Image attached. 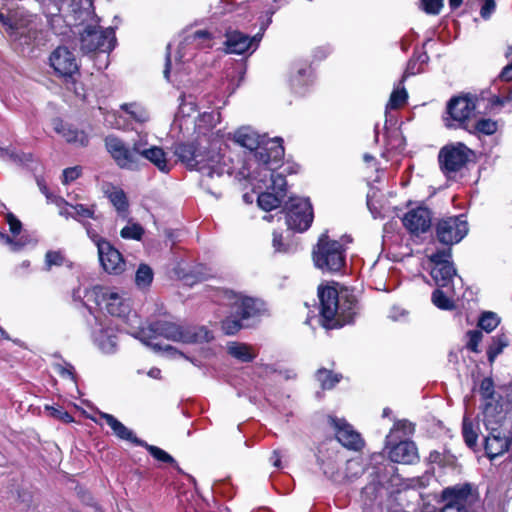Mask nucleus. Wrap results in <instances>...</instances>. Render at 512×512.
Returning <instances> with one entry per match:
<instances>
[{"label":"nucleus","instance_id":"obj_1","mask_svg":"<svg viewBox=\"0 0 512 512\" xmlns=\"http://www.w3.org/2000/svg\"><path fill=\"white\" fill-rule=\"evenodd\" d=\"M220 120L219 111L202 113L195 121V131L198 136L209 137L196 143H181L175 148V155L179 160L201 174V186L216 198L222 196L218 187L223 178L232 173L231 161L226 155L230 134L220 129L212 132Z\"/></svg>","mask_w":512,"mask_h":512},{"label":"nucleus","instance_id":"obj_2","mask_svg":"<svg viewBox=\"0 0 512 512\" xmlns=\"http://www.w3.org/2000/svg\"><path fill=\"white\" fill-rule=\"evenodd\" d=\"M71 8L75 25H85L80 36L82 51H112L116 44L114 29H102L98 25L99 18L95 14L93 0H72Z\"/></svg>","mask_w":512,"mask_h":512},{"label":"nucleus","instance_id":"obj_3","mask_svg":"<svg viewBox=\"0 0 512 512\" xmlns=\"http://www.w3.org/2000/svg\"><path fill=\"white\" fill-rule=\"evenodd\" d=\"M233 140L240 146L254 151V157L258 163L255 171L264 170L269 172L278 169L284 157V147L280 138L265 140L250 127L238 129Z\"/></svg>","mask_w":512,"mask_h":512},{"label":"nucleus","instance_id":"obj_4","mask_svg":"<svg viewBox=\"0 0 512 512\" xmlns=\"http://www.w3.org/2000/svg\"><path fill=\"white\" fill-rule=\"evenodd\" d=\"M320 315L326 329L340 328L353 321L356 299L347 292L338 293L334 287H319Z\"/></svg>","mask_w":512,"mask_h":512},{"label":"nucleus","instance_id":"obj_5","mask_svg":"<svg viewBox=\"0 0 512 512\" xmlns=\"http://www.w3.org/2000/svg\"><path fill=\"white\" fill-rule=\"evenodd\" d=\"M88 295L93 296L96 304L110 315L123 319L127 325V333L135 335L142 328L141 318L136 312L131 311L130 303L123 294L107 287L95 286Z\"/></svg>","mask_w":512,"mask_h":512},{"label":"nucleus","instance_id":"obj_6","mask_svg":"<svg viewBox=\"0 0 512 512\" xmlns=\"http://www.w3.org/2000/svg\"><path fill=\"white\" fill-rule=\"evenodd\" d=\"M224 299L225 305L230 308V315L222 321V330L226 335L236 334L243 327L242 320L256 316L262 306L260 301L233 291H225Z\"/></svg>","mask_w":512,"mask_h":512},{"label":"nucleus","instance_id":"obj_7","mask_svg":"<svg viewBox=\"0 0 512 512\" xmlns=\"http://www.w3.org/2000/svg\"><path fill=\"white\" fill-rule=\"evenodd\" d=\"M478 391L483 418L506 417L512 409V388L504 386L496 390L493 379L485 377L481 380Z\"/></svg>","mask_w":512,"mask_h":512},{"label":"nucleus","instance_id":"obj_8","mask_svg":"<svg viewBox=\"0 0 512 512\" xmlns=\"http://www.w3.org/2000/svg\"><path fill=\"white\" fill-rule=\"evenodd\" d=\"M251 179L263 184L266 192L260 193L257 199L258 205L265 211L278 208L286 196V179L282 172L276 169L266 172L264 170L253 171Z\"/></svg>","mask_w":512,"mask_h":512},{"label":"nucleus","instance_id":"obj_9","mask_svg":"<svg viewBox=\"0 0 512 512\" xmlns=\"http://www.w3.org/2000/svg\"><path fill=\"white\" fill-rule=\"evenodd\" d=\"M151 330L168 340L182 343H204L211 341L213 333L205 326L181 325L171 321H157Z\"/></svg>","mask_w":512,"mask_h":512},{"label":"nucleus","instance_id":"obj_10","mask_svg":"<svg viewBox=\"0 0 512 512\" xmlns=\"http://www.w3.org/2000/svg\"><path fill=\"white\" fill-rule=\"evenodd\" d=\"M312 258L315 267L322 272H339L346 262L345 248L339 241L323 233L313 249Z\"/></svg>","mask_w":512,"mask_h":512},{"label":"nucleus","instance_id":"obj_11","mask_svg":"<svg viewBox=\"0 0 512 512\" xmlns=\"http://www.w3.org/2000/svg\"><path fill=\"white\" fill-rule=\"evenodd\" d=\"M505 419L506 417H487L482 419L487 431L484 439V448L486 455L490 459L512 451V432L503 428Z\"/></svg>","mask_w":512,"mask_h":512},{"label":"nucleus","instance_id":"obj_12","mask_svg":"<svg viewBox=\"0 0 512 512\" xmlns=\"http://www.w3.org/2000/svg\"><path fill=\"white\" fill-rule=\"evenodd\" d=\"M88 237L96 245L100 264L108 274L119 275L125 270V261L122 254L90 224H84Z\"/></svg>","mask_w":512,"mask_h":512},{"label":"nucleus","instance_id":"obj_13","mask_svg":"<svg viewBox=\"0 0 512 512\" xmlns=\"http://www.w3.org/2000/svg\"><path fill=\"white\" fill-rule=\"evenodd\" d=\"M141 137L133 142L132 147L127 145L123 140L115 136H107L105 138V146L115 163L121 169L138 170L140 168V149Z\"/></svg>","mask_w":512,"mask_h":512},{"label":"nucleus","instance_id":"obj_14","mask_svg":"<svg viewBox=\"0 0 512 512\" xmlns=\"http://www.w3.org/2000/svg\"><path fill=\"white\" fill-rule=\"evenodd\" d=\"M444 496L447 502L441 512H479L481 509L479 495L469 484L446 489Z\"/></svg>","mask_w":512,"mask_h":512},{"label":"nucleus","instance_id":"obj_15","mask_svg":"<svg viewBox=\"0 0 512 512\" xmlns=\"http://www.w3.org/2000/svg\"><path fill=\"white\" fill-rule=\"evenodd\" d=\"M476 109L475 99L470 96H456L447 103V116L444 117L447 128L468 127L470 119L474 116Z\"/></svg>","mask_w":512,"mask_h":512},{"label":"nucleus","instance_id":"obj_16","mask_svg":"<svg viewBox=\"0 0 512 512\" xmlns=\"http://www.w3.org/2000/svg\"><path fill=\"white\" fill-rule=\"evenodd\" d=\"M286 224L289 229L304 232L313 221V210L309 199L291 197L285 204Z\"/></svg>","mask_w":512,"mask_h":512},{"label":"nucleus","instance_id":"obj_17","mask_svg":"<svg viewBox=\"0 0 512 512\" xmlns=\"http://www.w3.org/2000/svg\"><path fill=\"white\" fill-rule=\"evenodd\" d=\"M465 215L442 218L436 224V236L439 242L447 246L459 243L468 233Z\"/></svg>","mask_w":512,"mask_h":512},{"label":"nucleus","instance_id":"obj_18","mask_svg":"<svg viewBox=\"0 0 512 512\" xmlns=\"http://www.w3.org/2000/svg\"><path fill=\"white\" fill-rule=\"evenodd\" d=\"M472 151L463 143L457 142L442 147L438 160L443 173H455L461 170L468 162Z\"/></svg>","mask_w":512,"mask_h":512},{"label":"nucleus","instance_id":"obj_19","mask_svg":"<svg viewBox=\"0 0 512 512\" xmlns=\"http://www.w3.org/2000/svg\"><path fill=\"white\" fill-rule=\"evenodd\" d=\"M214 45V36L208 30L188 32L179 43L177 61H187L194 56V50L209 49Z\"/></svg>","mask_w":512,"mask_h":512},{"label":"nucleus","instance_id":"obj_20","mask_svg":"<svg viewBox=\"0 0 512 512\" xmlns=\"http://www.w3.org/2000/svg\"><path fill=\"white\" fill-rule=\"evenodd\" d=\"M50 64L55 72L64 78H71L79 70L74 53L66 47H58L52 52Z\"/></svg>","mask_w":512,"mask_h":512},{"label":"nucleus","instance_id":"obj_21","mask_svg":"<svg viewBox=\"0 0 512 512\" xmlns=\"http://www.w3.org/2000/svg\"><path fill=\"white\" fill-rule=\"evenodd\" d=\"M329 423L335 430L337 440L346 448L351 450H360L364 442L358 432L348 424L344 419L329 417Z\"/></svg>","mask_w":512,"mask_h":512},{"label":"nucleus","instance_id":"obj_22","mask_svg":"<svg viewBox=\"0 0 512 512\" xmlns=\"http://www.w3.org/2000/svg\"><path fill=\"white\" fill-rule=\"evenodd\" d=\"M432 214L426 207L410 209L402 218L404 227L414 235L427 232L431 227Z\"/></svg>","mask_w":512,"mask_h":512},{"label":"nucleus","instance_id":"obj_23","mask_svg":"<svg viewBox=\"0 0 512 512\" xmlns=\"http://www.w3.org/2000/svg\"><path fill=\"white\" fill-rule=\"evenodd\" d=\"M262 39V34L257 33L255 36L250 37L240 31H228L226 33V52L231 54H243L250 49L252 52L256 50L259 42Z\"/></svg>","mask_w":512,"mask_h":512},{"label":"nucleus","instance_id":"obj_24","mask_svg":"<svg viewBox=\"0 0 512 512\" xmlns=\"http://www.w3.org/2000/svg\"><path fill=\"white\" fill-rule=\"evenodd\" d=\"M140 162L145 159L152 163L160 172L168 173L171 170V163L167 158V154L161 147L149 145L146 136L141 137Z\"/></svg>","mask_w":512,"mask_h":512},{"label":"nucleus","instance_id":"obj_25","mask_svg":"<svg viewBox=\"0 0 512 512\" xmlns=\"http://www.w3.org/2000/svg\"><path fill=\"white\" fill-rule=\"evenodd\" d=\"M389 458L395 463L413 464L418 460V450L413 441L404 439L391 444Z\"/></svg>","mask_w":512,"mask_h":512},{"label":"nucleus","instance_id":"obj_26","mask_svg":"<svg viewBox=\"0 0 512 512\" xmlns=\"http://www.w3.org/2000/svg\"><path fill=\"white\" fill-rule=\"evenodd\" d=\"M367 207L375 219L389 216L392 209L385 195L374 187H371L367 194Z\"/></svg>","mask_w":512,"mask_h":512},{"label":"nucleus","instance_id":"obj_27","mask_svg":"<svg viewBox=\"0 0 512 512\" xmlns=\"http://www.w3.org/2000/svg\"><path fill=\"white\" fill-rule=\"evenodd\" d=\"M52 125L54 131L61 135L68 143L86 146L89 142L88 136L84 131L72 128L61 119H53Z\"/></svg>","mask_w":512,"mask_h":512},{"label":"nucleus","instance_id":"obj_28","mask_svg":"<svg viewBox=\"0 0 512 512\" xmlns=\"http://www.w3.org/2000/svg\"><path fill=\"white\" fill-rule=\"evenodd\" d=\"M102 190L105 196L116 209L118 215L121 217H126L129 203L125 192L121 188L115 187L109 183L104 184Z\"/></svg>","mask_w":512,"mask_h":512},{"label":"nucleus","instance_id":"obj_29","mask_svg":"<svg viewBox=\"0 0 512 512\" xmlns=\"http://www.w3.org/2000/svg\"><path fill=\"white\" fill-rule=\"evenodd\" d=\"M61 203L65 204L66 206L71 207L74 212L73 215H71V218L75 219L76 221L80 222L83 226L84 224H90L87 222V219H93L95 221H100L101 215L97 214V205L92 204H82V203H69L65 201L64 199H61Z\"/></svg>","mask_w":512,"mask_h":512},{"label":"nucleus","instance_id":"obj_30","mask_svg":"<svg viewBox=\"0 0 512 512\" xmlns=\"http://www.w3.org/2000/svg\"><path fill=\"white\" fill-rule=\"evenodd\" d=\"M94 343L106 354L114 353L117 347V335L112 327H104L94 332Z\"/></svg>","mask_w":512,"mask_h":512},{"label":"nucleus","instance_id":"obj_31","mask_svg":"<svg viewBox=\"0 0 512 512\" xmlns=\"http://www.w3.org/2000/svg\"><path fill=\"white\" fill-rule=\"evenodd\" d=\"M100 418L105 420L106 424L111 428L113 433L120 439L129 441L135 445H137L138 441L141 439L137 438L133 431L127 428L123 423H121L118 419H116L113 415L101 412L99 414Z\"/></svg>","mask_w":512,"mask_h":512},{"label":"nucleus","instance_id":"obj_32","mask_svg":"<svg viewBox=\"0 0 512 512\" xmlns=\"http://www.w3.org/2000/svg\"><path fill=\"white\" fill-rule=\"evenodd\" d=\"M430 274L439 288H449L454 286L453 281L457 276L453 264H440V266H433Z\"/></svg>","mask_w":512,"mask_h":512},{"label":"nucleus","instance_id":"obj_33","mask_svg":"<svg viewBox=\"0 0 512 512\" xmlns=\"http://www.w3.org/2000/svg\"><path fill=\"white\" fill-rule=\"evenodd\" d=\"M415 426L412 422L402 419L395 421L393 427L390 429L389 434L386 436V445L390 446L398 440L407 438L413 435Z\"/></svg>","mask_w":512,"mask_h":512},{"label":"nucleus","instance_id":"obj_34","mask_svg":"<svg viewBox=\"0 0 512 512\" xmlns=\"http://www.w3.org/2000/svg\"><path fill=\"white\" fill-rule=\"evenodd\" d=\"M227 352L233 358L245 363L253 361L256 357V353L250 345L240 342H229Z\"/></svg>","mask_w":512,"mask_h":512},{"label":"nucleus","instance_id":"obj_35","mask_svg":"<svg viewBox=\"0 0 512 512\" xmlns=\"http://www.w3.org/2000/svg\"><path fill=\"white\" fill-rule=\"evenodd\" d=\"M456 294L454 286L437 289L432 293L433 304L442 310H452L454 301L452 297Z\"/></svg>","mask_w":512,"mask_h":512},{"label":"nucleus","instance_id":"obj_36","mask_svg":"<svg viewBox=\"0 0 512 512\" xmlns=\"http://www.w3.org/2000/svg\"><path fill=\"white\" fill-rule=\"evenodd\" d=\"M121 109L136 123L143 124L147 122L150 115L145 107L138 103H125L121 105Z\"/></svg>","mask_w":512,"mask_h":512},{"label":"nucleus","instance_id":"obj_37","mask_svg":"<svg viewBox=\"0 0 512 512\" xmlns=\"http://www.w3.org/2000/svg\"><path fill=\"white\" fill-rule=\"evenodd\" d=\"M318 463L324 475L329 479L333 481L341 480V475L339 473V461L336 456H329L326 459H323L321 456H319Z\"/></svg>","mask_w":512,"mask_h":512},{"label":"nucleus","instance_id":"obj_38","mask_svg":"<svg viewBox=\"0 0 512 512\" xmlns=\"http://www.w3.org/2000/svg\"><path fill=\"white\" fill-rule=\"evenodd\" d=\"M0 159L4 161H11L15 164H25L32 160V154L18 152L12 147L0 146Z\"/></svg>","mask_w":512,"mask_h":512},{"label":"nucleus","instance_id":"obj_39","mask_svg":"<svg viewBox=\"0 0 512 512\" xmlns=\"http://www.w3.org/2000/svg\"><path fill=\"white\" fill-rule=\"evenodd\" d=\"M509 345V339L505 334H498L492 338V342L488 347V361L493 363L496 357L502 353L503 349Z\"/></svg>","mask_w":512,"mask_h":512},{"label":"nucleus","instance_id":"obj_40","mask_svg":"<svg viewBox=\"0 0 512 512\" xmlns=\"http://www.w3.org/2000/svg\"><path fill=\"white\" fill-rule=\"evenodd\" d=\"M137 446L144 447L152 455V457L155 458L157 461L163 462V463H169V464L177 467V463H176L175 459L170 454H168L166 451H164L163 449H161L157 446H154V445H150L143 440L138 441Z\"/></svg>","mask_w":512,"mask_h":512},{"label":"nucleus","instance_id":"obj_41","mask_svg":"<svg viewBox=\"0 0 512 512\" xmlns=\"http://www.w3.org/2000/svg\"><path fill=\"white\" fill-rule=\"evenodd\" d=\"M462 435L468 447L473 448L478 440V426L467 417L464 416L462 423Z\"/></svg>","mask_w":512,"mask_h":512},{"label":"nucleus","instance_id":"obj_42","mask_svg":"<svg viewBox=\"0 0 512 512\" xmlns=\"http://www.w3.org/2000/svg\"><path fill=\"white\" fill-rule=\"evenodd\" d=\"M310 69L306 66L297 68L296 74L291 76L290 83L296 93H303V88L308 84Z\"/></svg>","mask_w":512,"mask_h":512},{"label":"nucleus","instance_id":"obj_43","mask_svg":"<svg viewBox=\"0 0 512 512\" xmlns=\"http://www.w3.org/2000/svg\"><path fill=\"white\" fill-rule=\"evenodd\" d=\"M153 270L147 264H140L135 275L137 287L144 289L151 285L153 281Z\"/></svg>","mask_w":512,"mask_h":512},{"label":"nucleus","instance_id":"obj_44","mask_svg":"<svg viewBox=\"0 0 512 512\" xmlns=\"http://www.w3.org/2000/svg\"><path fill=\"white\" fill-rule=\"evenodd\" d=\"M408 99V93L404 87L395 88L389 98V101L386 105V117H388L389 109H398L402 107Z\"/></svg>","mask_w":512,"mask_h":512},{"label":"nucleus","instance_id":"obj_45","mask_svg":"<svg viewBox=\"0 0 512 512\" xmlns=\"http://www.w3.org/2000/svg\"><path fill=\"white\" fill-rule=\"evenodd\" d=\"M500 319L493 312H484L478 321V326L486 331L491 332L499 325Z\"/></svg>","mask_w":512,"mask_h":512},{"label":"nucleus","instance_id":"obj_46","mask_svg":"<svg viewBox=\"0 0 512 512\" xmlns=\"http://www.w3.org/2000/svg\"><path fill=\"white\" fill-rule=\"evenodd\" d=\"M144 234L143 227L138 223H131L123 227L120 231V235L124 239L141 240Z\"/></svg>","mask_w":512,"mask_h":512},{"label":"nucleus","instance_id":"obj_47","mask_svg":"<svg viewBox=\"0 0 512 512\" xmlns=\"http://www.w3.org/2000/svg\"><path fill=\"white\" fill-rule=\"evenodd\" d=\"M317 379L323 389H331L340 381V377L337 374L334 375L325 369L318 370Z\"/></svg>","mask_w":512,"mask_h":512},{"label":"nucleus","instance_id":"obj_48","mask_svg":"<svg viewBox=\"0 0 512 512\" xmlns=\"http://www.w3.org/2000/svg\"><path fill=\"white\" fill-rule=\"evenodd\" d=\"M452 257L451 248L438 250L429 256V260L433 266H440V264H453L450 259Z\"/></svg>","mask_w":512,"mask_h":512},{"label":"nucleus","instance_id":"obj_49","mask_svg":"<svg viewBox=\"0 0 512 512\" xmlns=\"http://www.w3.org/2000/svg\"><path fill=\"white\" fill-rule=\"evenodd\" d=\"M466 335L468 338L467 345H466L467 349L472 352L478 353L479 352L478 346L483 337L482 332L480 330H469Z\"/></svg>","mask_w":512,"mask_h":512},{"label":"nucleus","instance_id":"obj_50","mask_svg":"<svg viewBox=\"0 0 512 512\" xmlns=\"http://www.w3.org/2000/svg\"><path fill=\"white\" fill-rule=\"evenodd\" d=\"M476 130L485 135H492L497 131L498 125L496 121L491 119H481L476 123Z\"/></svg>","mask_w":512,"mask_h":512},{"label":"nucleus","instance_id":"obj_51","mask_svg":"<svg viewBox=\"0 0 512 512\" xmlns=\"http://www.w3.org/2000/svg\"><path fill=\"white\" fill-rule=\"evenodd\" d=\"M82 174L81 166L69 167L63 170L62 174V183L67 185L76 179H78Z\"/></svg>","mask_w":512,"mask_h":512},{"label":"nucleus","instance_id":"obj_52","mask_svg":"<svg viewBox=\"0 0 512 512\" xmlns=\"http://www.w3.org/2000/svg\"><path fill=\"white\" fill-rule=\"evenodd\" d=\"M423 10L428 14L437 15L443 7V0H420Z\"/></svg>","mask_w":512,"mask_h":512},{"label":"nucleus","instance_id":"obj_53","mask_svg":"<svg viewBox=\"0 0 512 512\" xmlns=\"http://www.w3.org/2000/svg\"><path fill=\"white\" fill-rule=\"evenodd\" d=\"M63 256L58 251H48L45 255V265L47 269L52 266H61L63 264Z\"/></svg>","mask_w":512,"mask_h":512},{"label":"nucleus","instance_id":"obj_54","mask_svg":"<svg viewBox=\"0 0 512 512\" xmlns=\"http://www.w3.org/2000/svg\"><path fill=\"white\" fill-rule=\"evenodd\" d=\"M55 371L63 378L70 379L74 382V367L70 364H57Z\"/></svg>","mask_w":512,"mask_h":512},{"label":"nucleus","instance_id":"obj_55","mask_svg":"<svg viewBox=\"0 0 512 512\" xmlns=\"http://www.w3.org/2000/svg\"><path fill=\"white\" fill-rule=\"evenodd\" d=\"M495 1L494 0H484V3L480 10V15L483 19H489L491 14L495 10Z\"/></svg>","mask_w":512,"mask_h":512},{"label":"nucleus","instance_id":"obj_56","mask_svg":"<svg viewBox=\"0 0 512 512\" xmlns=\"http://www.w3.org/2000/svg\"><path fill=\"white\" fill-rule=\"evenodd\" d=\"M7 223L12 234L17 235L20 233L22 224L13 214L9 213L7 215Z\"/></svg>","mask_w":512,"mask_h":512},{"label":"nucleus","instance_id":"obj_57","mask_svg":"<svg viewBox=\"0 0 512 512\" xmlns=\"http://www.w3.org/2000/svg\"><path fill=\"white\" fill-rule=\"evenodd\" d=\"M46 408H47V410L50 411V414L57 419L63 420L64 422H70L72 420V417L70 416V414L67 413L66 411H63L60 408H55V407H46Z\"/></svg>","mask_w":512,"mask_h":512},{"label":"nucleus","instance_id":"obj_58","mask_svg":"<svg viewBox=\"0 0 512 512\" xmlns=\"http://www.w3.org/2000/svg\"><path fill=\"white\" fill-rule=\"evenodd\" d=\"M393 140L395 141V144L392 143V138L388 136V143L387 145L391 146L392 148H398L403 145V138L400 135V132L398 130L393 131Z\"/></svg>","mask_w":512,"mask_h":512},{"label":"nucleus","instance_id":"obj_59","mask_svg":"<svg viewBox=\"0 0 512 512\" xmlns=\"http://www.w3.org/2000/svg\"><path fill=\"white\" fill-rule=\"evenodd\" d=\"M6 243L10 245V248L13 252H17L22 249L24 246V242L21 240H14L10 236H4Z\"/></svg>","mask_w":512,"mask_h":512},{"label":"nucleus","instance_id":"obj_60","mask_svg":"<svg viewBox=\"0 0 512 512\" xmlns=\"http://www.w3.org/2000/svg\"><path fill=\"white\" fill-rule=\"evenodd\" d=\"M273 247L275 248L276 251L279 252L286 251L282 243V235L277 232L273 233Z\"/></svg>","mask_w":512,"mask_h":512},{"label":"nucleus","instance_id":"obj_61","mask_svg":"<svg viewBox=\"0 0 512 512\" xmlns=\"http://www.w3.org/2000/svg\"><path fill=\"white\" fill-rule=\"evenodd\" d=\"M499 77L501 80H504V81L512 80V64L504 67L503 70L501 71Z\"/></svg>","mask_w":512,"mask_h":512},{"label":"nucleus","instance_id":"obj_62","mask_svg":"<svg viewBox=\"0 0 512 512\" xmlns=\"http://www.w3.org/2000/svg\"><path fill=\"white\" fill-rule=\"evenodd\" d=\"M271 460H272V464H273L274 467H276V468H280L281 467V456H280L278 451L275 450L273 452Z\"/></svg>","mask_w":512,"mask_h":512},{"label":"nucleus","instance_id":"obj_63","mask_svg":"<svg viewBox=\"0 0 512 512\" xmlns=\"http://www.w3.org/2000/svg\"><path fill=\"white\" fill-rule=\"evenodd\" d=\"M490 103L492 106H503L506 101H505V98L504 97H501V96H493L491 99H490Z\"/></svg>","mask_w":512,"mask_h":512},{"label":"nucleus","instance_id":"obj_64","mask_svg":"<svg viewBox=\"0 0 512 512\" xmlns=\"http://www.w3.org/2000/svg\"><path fill=\"white\" fill-rule=\"evenodd\" d=\"M170 68H171L170 52H167L165 69H164V72H163L164 73V77L166 79H169Z\"/></svg>","mask_w":512,"mask_h":512}]
</instances>
